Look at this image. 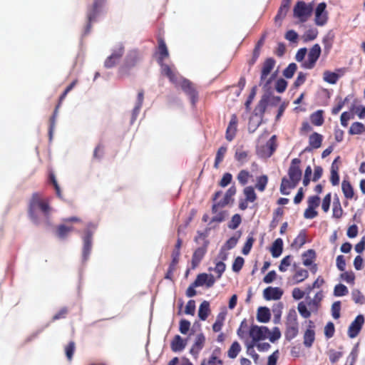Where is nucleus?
Instances as JSON below:
<instances>
[{
    "mask_svg": "<svg viewBox=\"0 0 365 365\" xmlns=\"http://www.w3.org/2000/svg\"><path fill=\"white\" fill-rule=\"evenodd\" d=\"M158 51L160 56L158 57V61L161 67V73L166 76L173 83L176 85L179 84L182 89L190 96L192 102L194 103V99L196 97V91L192 83L187 79L178 76V73L168 65L163 63L164 58H168L169 55L166 45L163 40L159 41Z\"/></svg>",
    "mask_w": 365,
    "mask_h": 365,
    "instance_id": "f257e3e1",
    "label": "nucleus"
},
{
    "mask_svg": "<svg viewBox=\"0 0 365 365\" xmlns=\"http://www.w3.org/2000/svg\"><path fill=\"white\" fill-rule=\"evenodd\" d=\"M269 330L264 326L252 325L249 329V335L252 338L250 344L247 343L248 351H254L253 348L255 344L261 340L267 339L269 336Z\"/></svg>",
    "mask_w": 365,
    "mask_h": 365,
    "instance_id": "f03ea898",
    "label": "nucleus"
},
{
    "mask_svg": "<svg viewBox=\"0 0 365 365\" xmlns=\"http://www.w3.org/2000/svg\"><path fill=\"white\" fill-rule=\"evenodd\" d=\"M38 210H41L45 215H46L49 211V207L46 202L41 200L38 194H34L33 195L29 209L30 216L34 220H36V212Z\"/></svg>",
    "mask_w": 365,
    "mask_h": 365,
    "instance_id": "7ed1b4c3",
    "label": "nucleus"
},
{
    "mask_svg": "<svg viewBox=\"0 0 365 365\" xmlns=\"http://www.w3.org/2000/svg\"><path fill=\"white\" fill-rule=\"evenodd\" d=\"M294 16L299 19L300 22H305L311 16L312 6L304 1H299L294 7Z\"/></svg>",
    "mask_w": 365,
    "mask_h": 365,
    "instance_id": "20e7f679",
    "label": "nucleus"
},
{
    "mask_svg": "<svg viewBox=\"0 0 365 365\" xmlns=\"http://www.w3.org/2000/svg\"><path fill=\"white\" fill-rule=\"evenodd\" d=\"M277 148L276 135H272L265 145H258L257 153L261 158H269Z\"/></svg>",
    "mask_w": 365,
    "mask_h": 365,
    "instance_id": "39448f33",
    "label": "nucleus"
},
{
    "mask_svg": "<svg viewBox=\"0 0 365 365\" xmlns=\"http://www.w3.org/2000/svg\"><path fill=\"white\" fill-rule=\"evenodd\" d=\"M321 53V47L319 44H314L308 53V60L304 63L306 68H312Z\"/></svg>",
    "mask_w": 365,
    "mask_h": 365,
    "instance_id": "423d86ee",
    "label": "nucleus"
},
{
    "mask_svg": "<svg viewBox=\"0 0 365 365\" xmlns=\"http://www.w3.org/2000/svg\"><path fill=\"white\" fill-rule=\"evenodd\" d=\"M326 7L327 4L324 2H322L316 8L315 23L318 26H324L327 21L328 16Z\"/></svg>",
    "mask_w": 365,
    "mask_h": 365,
    "instance_id": "0eeeda50",
    "label": "nucleus"
},
{
    "mask_svg": "<svg viewBox=\"0 0 365 365\" xmlns=\"http://www.w3.org/2000/svg\"><path fill=\"white\" fill-rule=\"evenodd\" d=\"M299 163L300 160H299L298 158L293 159L289 169V176L290 180H292L297 185L302 178V171L298 165Z\"/></svg>",
    "mask_w": 365,
    "mask_h": 365,
    "instance_id": "6e6552de",
    "label": "nucleus"
},
{
    "mask_svg": "<svg viewBox=\"0 0 365 365\" xmlns=\"http://www.w3.org/2000/svg\"><path fill=\"white\" fill-rule=\"evenodd\" d=\"M215 282V279L213 275L202 273L197 275L195 281L194 282V287H202L205 285L207 287H211Z\"/></svg>",
    "mask_w": 365,
    "mask_h": 365,
    "instance_id": "1a4fd4ad",
    "label": "nucleus"
},
{
    "mask_svg": "<svg viewBox=\"0 0 365 365\" xmlns=\"http://www.w3.org/2000/svg\"><path fill=\"white\" fill-rule=\"evenodd\" d=\"M364 323V317L362 315H358L349 327L348 334L350 338H354L358 335Z\"/></svg>",
    "mask_w": 365,
    "mask_h": 365,
    "instance_id": "9d476101",
    "label": "nucleus"
},
{
    "mask_svg": "<svg viewBox=\"0 0 365 365\" xmlns=\"http://www.w3.org/2000/svg\"><path fill=\"white\" fill-rule=\"evenodd\" d=\"M123 53V47L119 44L113 50L112 54L106 60L105 66L107 68L113 67L120 58Z\"/></svg>",
    "mask_w": 365,
    "mask_h": 365,
    "instance_id": "9b49d317",
    "label": "nucleus"
},
{
    "mask_svg": "<svg viewBox=\"0 0 365 365\" xmlns=\"http://www.w3.org/2000/svg\"><path fill=\"white\" fill-rule=\"evenodd\" d=\"M346 68H342L337 70V73L325 71L323 73V80L330 84L336 83L338 79L344 74Z\"/></svg>",
    "mask_w": 365,
    "mask_h": 365,
    "instance_id": "f8f14e48",
    "label": "nucleus"
},
{
    "mask_svg": "<svg viewBox=\"0 0 365 365\" xmlns=\"http://www.w3.org/2000/svg\"><path fill=\"white\" fill-rule=\"evenodd\" d=\"M283 294V291L279 287H269L263 291V297L267 300L279 299Z\"/></svg>",
    "mask_w": 365,
    "mask_h": 365,
    "instance_id": "ddd939ff",
    "label": "nucleus"
},
{
    "mask_svg": "<svg viewBox=\"0 0 365 365\" xmlns=\"http://www.w3.org/2000/svg\"><path fill=\"white\" fill-rule=\"evenodd\" d=\"M237 118L235 115H232L226 130V139L229 141L233 140L237 131Z\"/></svg>",
    "mask_w": 365,
    "mask_h": 365,
    "instance_id": "4468645a",
    "label": "nucleus"
},
{
    "mask_svg": "<svg viewBox=\"0 0 365 365\" xmlns=\"http://www.w3.org/2000/svg\"><path fill=\"white\" fill-rule=\"evenodd\" d=\"M314 324L309 321V326L304 335V344L307 347H310L314 341Z\"/></svg>",
    "mask_w": 365,
    "mask_h": 365,
    "instance_id": "2eb2a0df",
    "label": "nucleus"
},
{
    "mask_svg": "<svg viewBox=\"0 0 365 365\" xmlns=\"http://www.w3.org/2000/svg\"><path fill=\"white\" fill-rule=\"evenodd\" d=\"M221 351L219 348L215 349L207 360H204L201 365H222V361L220 359Z\"/></svg>",
    "mask_w": 365,
    "mask_h": 365,
    "instance_id": "dca6fc26",
    "label": "nucleus"
},
{
    "mask_svg": "<svg viewBox=\"0 0 365 365\" xmlns=\"http://www.w3.org/2000/svg\"><path fill=\"white\" fill-rule=\"evenodd\" d=\"M275 65V61L273 58H267L262 66V74H261V82L266 80L271 71L273 69Z\"/></svg>",
    "mask_w": 365,
    "mask_h": 365,
    "instance_id": "f3484780",
    "label": "nucleus"
},
{
    "mask_svg": "<svg viewBox=\"0 0 365 365\" xmlns=\"http://www.w3.org/2000/svg\"><path fill=\"white\" fill-rule=\"evenodd\" d=\"M322 139H323V138H322V135H320L317 133H312L309 136V144L311 148H307L306 149V150H310L311 149L319 148L322 145Z\"/></svg>",
    "mask_w": 365,
    "mask_h": 365,
    "instance_id": "a211bd4d",
    "label": "nucleus"
},
{
    "mask_svg": "<svg viewBox=\"0 0 365 365\" xmlns=\"http://www.w3.org/2000/svg\"><path fill=\"white\" fill-rule=\"evenodd\" d=\"M283 250V241L281 238H277L273 242L270 252L273 257L277 258L279 257Z\"/></svg>",
    "mask_w": 365,
    "mask_h": 365,
    "instance_id": "6ab92c4d",
    "label": "nucleus"
},
{
    "mask_svg": "<svg viewBox=\"0 0 365 365\" xmlns=\"http://www.w3.org/2000/svg\"><path fill=\"white\" fill-rule=\"evenodd\" d=\"M210 313V303L207 301H203L200 305L198 310L199 318L205 321Z\"/></svg>",
    "mask_w": 365,
    "mask_h": 365,
    "instance_id": "aec40b11",
    "label": "nucleus"
},
{
    "mask_svg": "<svg viewBox=\"0 0 365 365\" xmlns=\"http://www.w3.org/2000/svg\"><path fill=\"white\" fill-rule=\"evenodd\" d=\"M290 318L292 317V316L290 315L289 317ZM292 319H293V323L292 324V325H290L288 328H287V337L289 338V339H292L294 337H295L298 333V326H297V316H296V313L294 312V314L292 315Z\"/></svg>",
    "mask_w": 365,
    "mask_h": 365,
    "instance_id": "412c9836",
    "label": "nucleus"
},
{
    "mask_svg": "<svg viewBox=\"0 0 365 365\" xmlns=\"http://www.w3.org/2000/svg\"><path fill=\"white\" fill-rule=\"evenodd\" d=\"M205 338L202 334H199L195 338V343L191 349L192 353L197 354L204 346Z\"/></svg>",
    "mask_w": 365,
    "mask_h": 365,
    "instance_id": "4be33fe9",
    "label": "nucleus"
},
{
    "mask_svg": "<svg viewBox=\"0 0 365 365\" xmlns=\"http://www.w3.org/2000/svg\"><path fill=\"white\" fill-rule=\"evenodd\" d=\"M316 258V253L313 250H309L302 255L303 264L309 267L312 264Z\"/></svg>",
    "mask_w": 365,
    "mask_h": 365,
    "instance_id": "5701e85b",
    "label": "nucleus"
},
{
    "mask_svg": "<svg viewBox=\"0 0 365 365\" xmlns=\"http://www.w3.org/2000/svg\"><path fill=\"white\" fill-rule=\"evenodd\" d=\"M270 312L267 307H259L257 310V320L260 322H267L270 319Z\"/></svg>",
    "mask_w": 365,
    "mask_h": 365,
    "instance_id": "b1692460",
    "label": "nucleus"
},
{
    "mask_svg": "<svg viewBox=\"0 0 365 365\" xmlns=\"http://www.w3.org/2000/svg\"><path fill=\"white\" fill-rule=\"evenodd\" d=\"M297 184L292 180H289L286 178H283L280 186V192L282 195H287L289 194V190L294 188Z\"/></svg>",
    "mask_w": 365,
    "mask_h": 365,
    "instance_id": "393cba45",
    "label": "nucleus"
},
{
    "mask_svg": "<svg viewBox=\"0 0 365 365\" xmlns=\"http://www.w3.org/2000/svg\"><path fill=\"white\" fill-rule=\"evenodd\" d=\"M309 277L307 270L299 269L297 270L292 277L293 284H299L305 280Z\"/></svg>",
    "mask_w": 365,
    "mask_h": 365,
    "instance_id": "a878e982",
    "label": "nucleus"
},
{
    "mask_svg": "<svg viewBox=\"0 0 365 365\" xmlns=\"http://www.w3.org/2000/svg\"><path fill=\"white\" fill-rule=\"evenodd\" d=\"M341 190L346 198L351 199L354 197V190L349 181L346 180L342 181Z\"/></svg>",
    "mask_w": 365,
    "mask_h": 365,
    "instance_id": "bb28decb",
    "label": "nucleus"
},
{
    "mask_svg": "<svg viewBox=\"0 0 365 365\" xmlns=\"http://www.w3.org/2000/svg\"><path fill=\"white\" fill-rule=\"evenodd\" d=\"M186 346V341H184L180 336H176L172 341V349L174 351H182Z\"/></svg>",
    "mask_w": 365,
    "mask_h": 365,
    "instance_id": "cd10ccee",
    "label": "nucleus"
},
{
    "mask_svg": "<svg viewBox=\"0 0 365 365\" xmlns=\"http://www.w3.org/2000/svg\"><path fill=\"white\" fill-rule=\"evenodd\" d=\"M291 2H289L287 1L283 0L282 5L279 9L278 14L275 17V21H277L278 20H282L283 18L285 17Z\"/></svg>",
    "mask_w": 365,
    "mask_h": 365,
    "instance_id": "c85d7f7f",
    "label": "nucleus"
},
{
    "mask_svg": "<svg viewBox=\"0 0 365 365\" xmlns=\"http://www.w3.org/2000/svg\"><path fill=\"white\" fill-rule=\"evenodd\" d=\"M323 111L319 110L311 115V122L317 126L322 125L324 123Z\"/></svg>",
    "mask_w": 365,
    "mask_h": 365,
    "instance_id": "c756f323",
    "label": "nucleus"
},
{
    "mask_svg": "<svg viewBox=\"0 0 365 365\" xmlns=\"http://www.w3.org/2000/svg\"><path fill=\"white\" fill-rule=\"evenodd\" d=\"M365 131V126L363 123L359 122H356L352 123L349 128V133L351 135H359L361 134Z\"/></svg>",
    "mask_w": 365,
    "mask_h": 365,
    "instance_id": "7c9ffc66",
    "label": "nucleus"
},
{
    "mask_svg": "<svg viewBox=\"0 0 365 365\" xmlns=\"http://www.w3.org/2000/svg\"><path fill=\"white\" fill-rule=\"evenodd\" d=\"M241 351V346L237 341H235L232 344L227 351V356L230 359H235L237 357L240 351Z\"/></svg>",
    "mask_w": 365,
    "mask_h": 365,
    "instance_id": "2f4dec72",
    "label": "nucleus"
},
{
    "mask_svg": "<svg viewBox=\"0 0 365 365\" xmlns=\"http://www.w3.org/2000/svg\"><path fill=\"white\" fill-rule=\"evenodd\" d=\"M243 193L245 196L246 201L250 202H253L257 198L254 188L251 186L245 187Z\"/></svg>",
    "mask_w": 365,
    "mask_h": 365,
    "instance_id": "473e14b6",
    "label": "nucleus"
},
{
    "mask_svg": "<svg viewBox=\"0 0 365 365\" xmlns=\"http://www.w3.org/2000/svg\"><path fill=\"white\" fill-rule=\"evenodd\" d=\"M227 147L226 146H221L216 154L215 161V168H217L219 166V164L223 160V158L227 153Z\"/></svg>",
    "mask_w": 365,
    "mask_h": 365,
    "instance_id": "72a5a7b5",
    "label": "nucleus"
},
{
    "mask_svg": "<svg viewBox=\"0 0 365 365\" xmlns=\"http://www.w3.org/2000/svg\"><path fill=\"white\" fill-rule=\"evenodd\" d=\"M236 193V188L234 186L230 187L226 192L225 195L224 200L222 202H220L219 205L221 206H225L227 205L230 200H232V197L235 195Z\"/></svg>",
    "mask_w": 365,
    "mask_h": 365,
    "instance_id": "f704fd0d",
    "label": "nucleus"
},
{
    "mask_svg": "<svg viewBox=\"0 0 365 365\" xmlns=\"http://www.w3.org/2000/svg\"><path fill=\"white\" fill-rule=\"evenodd\" d=\"M225 318V314L220 313L216 319L215 322L212 325V329L215 332H218L221 330L223 322Z\"/></svg>",
    "mask_w": 365,
    "mask_h": 365,
    "instance_id": "c9c22d12",
    "label": "nucleus"
},
{
    "mask_svg": "<svg viewBox=\"0 0 365 365\" xmlns=\"http://www.w3.org/2000/svg\"><path fill=\"white\" fill-rule=\"evenodd\" d=\"M343 215V210L341 208L340 202L336 198L333 203V217L335 218H340Z\"/></svg>",
    "mask_w": 365,
    "mask_h": 365,
    "instance_id": "e433bc0d",
    "label": "nucleus"
},
{
    "mask_svg": "<svg viewBox=\"0 0 365 365\" xmlns=\"http://www.w3.org/2000/svg\"><path fill=\"white\" fill-rule=\"evenodd\" d=\"M240 237V234H239L237 236H233L230 237L224 245V246L222 247V251L227 250H231L233 247H235L238 242V240Z\"/></svg>",
    "mask_w": 365,
    "mask_h": 365,
    "instance_id": "4c0bfd02",
    "label": "nucleus"
},
{
    "mask_svg": "<svg viewBox=\"0 0 365 365\" xmlns=\"http://www.w3.org/2000/svg\"><path fill=\"white\" fill-rule=\"evenodd\" d=\"M91 250V236L88 234L84 238V246L83 250V257L86 259L90 254Z\"/></svg>",
    "mask_w": 365,
    "mask_h": 365,
    "instance_id": "58836bf2",
    "label": "nucleus"
},
{
    "mask_svg": "<svg viewBox=\"0 0 365 365\" xmlns=\"http://www.w3.org/2000/svg\"><path fill=\"white\" fill-rule=\"evenodd\" d=\"M267 182H268L267 176L262 175L257 179V183H256L255 187L258 190L262 192L264 190L266 185L267 184Z\"/></svg>",
    "mask_w": 365,
    "mask_h": 365,
    "instance_id": "ea45409f",
    "label": "nucleus"
},
{
    "mask_svg": "<svg viewBox=\"0 0 365 365\" xmlns=\"http://www.w3.org/2000/svg\"><path fill=\"white\" fill-rule=\"evenodd\" d=\"M247 324L245 320L241 322L240 328L237 330V335L241 339H247Z\"/></svg>",
    "mask_w": 365,
    "mask_h": 365,
    "instance_id": "a19ab883",
    "label": "nucleus"
},
{
    "mask_svg": "<svg viewBox=\"0 0 365 365\" xmlns=\"http://www.w3.org/2000/svg\"><path fill=\"white\" fill-rule=\"evenodd\" d=\"M204 254L205 252L202 248H198L197 250H195L192 259L193 267L196 266L200 262L204 256Z\"/></svg>",
    "mask_w": 365,
    "mask_h": 365,
    "instance_id": "79ce46f5",
    "label": "nucleus"
},
{
    "mask_svg": "<svg viewBox=\"0 0 365 365\" xmlns=\"http://www.w3.org/2000/svg\"><path fill=\"white\" fill-rule=\"evenodd\" d=\"M347 294H348V289L345 285H344L342 284H337L336 286H335L334 290V294L336 297H341V296H344Z\"/></svg>",
    "mask_w": 365,
    "mask_h": 365,
    "instance_id": "37998d69",
    "label": "nucleus"
},
{
    "mask_svg": "<svg viewBox=\"0 0 365 365\" xmlns=\"http://www.w3.org/2000/svg\"><path fill=\"white\" fill-rule=\"evenodd\" d=\"M254 242H255L254 237L252 235H250L247 237V241H246V242L242 248V252L244 255H247L250 253Z\"/></svg>",
    "mask_w": 365,
    "mask_h": 365,
    "instance_id": "c03bdc74",
    "label": "nucleus"
},
{
    "mask_svg": "<svg viewBox=\"0 0 365 365\" xmlns=\"http://www.w3.org/2000/svg\"><path fill=\"white\" fill-rule=\"evenodd\" d=\"M248 153L243 150H237L235 153L236 160L241 164L247 161Z\"/></svg>",
    "mask_w": 365,
    "mask_h": 365,
    "instance_id": "a18cd8bd",
    "label": "nucleus"
},
{
    "mask_svg": "<svg viewBox=\"0 0 365 365\" xmlns=\"http://www.w3.org/2000/svg\"><path fill=\"white\" fill-rule=\"evenodd\" d=\"M352 299L356 304H362L364 302V297L358 289H354L351 292Z\"/></svg>",
    "mask_w": 365,
    "mask_h": 365,
    "instance_id": "49530a36",
    "label": "nucleus"
},
{
    "mask_svg": "<svg viewBox=\"0 0 365 365\" xmlns=\"http://www.w3.org/2000/svg\"><path fill=\"white\" fill-rule=\"evenodd\" d=\"M180 255V250L175 248L172 253V262L170 266V270H173L175 268V266L178 264L179 261V257Z\"/></svg>",
    "mask_w": 365,
    "mask_h": 365,
    "instance_id": "de8ad7c7",
    "label": "nucleus"
},
{
    "mask_svg": "<svg viewBox=\"0 0 365 365\" xmlns=\"http://www.w3.org/2000/svg\"><path fill=\"white\" fill-rule=\"evenodd\" d=\"M297 65L294 63H290L284 71L283 74L287 78H291L297 71Z\"/></svg>",
    "mask_w": 365,
    "mask_h": 365,
    "instance_id": "09e8293b",
    "label": "nucleus"
},
{
    "mask_svg": "<svg viewBox=\"0 0 365 365\" xmlns=\"http://www.w3.org/2000/svg\"><path fill=\"white\" fill-rule=\"evenodd\" d=\"M292 257L290 255H287L284 257L281 263L279 266V269L281 272H285L287 269V267L291 264Z\"/></svg>",
    "mask_w": 365,
    "mask_h": 365,
    "instance_id": "8fccbe9b",
    "label": "nucleus"
},
{
    "mask_svg": "<svg viewBox=\"0 0 365 365\" xmlns=\"http://www.w3.org/2000/svg\"><path fill=\"white\" fill-rule=\"evenodd\" d=\"M306 242V236L305 234L301 232L299 235L294 239L292 246H296L297 247H302Z\"/></svg>",
    "mask_w": 365,
    "mask_h": 365,
    "instance_id": "3c124183",
    "label": "nucleus"
},
{
    "mask_svg": "<svg viewBox=\"0 0 365 365\" xmlns=\"http://www.w3.org/2000/svg\"><path fill=\"white\" fill-rule=\"evenodd\" d=\"M241 223V217L238 214H235L232 217L231 221L228 225L229 228L232 230L236 229Z\"/></svg>",
    "mask_w": 365,
    "mask_h": 365,
    "instance_id": "603ef678",
    "label": "nucleus"
},
{
    "mask_svg": "<svg viewBox=\"0 0 365 365\" xmlns=\"http://www.w3.org/2000/svg\"><path fill=\"white\" fill-rule=\"evenodd\" d=\"M328 356L331 363H336L342 356V352L331 349L328 351Z\"/></svg>",
    "mask_w": 365,
    "mask_h": 365,
    "instance_id": "864d4df0",
    "label": "nucleus"
},
{
    "mask_svg": "<svg viewBox=\"0 0 365 365\" xmlns=\"http://www.w3.org/2000/svg\"><path fill=\"white\" fill-rule=\"evenodd\" d=\"M250 177V173L247 171L243 170L239 173L237 175V180L242 185H244L248 182V179Z\"/></svg>",
    "mask_w": 365,
    "mask_h": 365,
    "instance_id": "5fc2aeb1",
    "label": "nucleus"
},
{
    "mask_svg": "<svg viewBox=\"0 0 365 365\" xmlns=\"http://www.w3.org/2000/svg\"><path fill=\"white\" fill-rule=\"evenodd\" d=\"M297 309H298L299 314L304 318H308L311 314L310 312L307 309L305 304L302 302L299 303Z\"/></svg>",
    "mask_w": 365,
    "mask_h": 365,
    "instance_id": "6e6d98bb",
    "label": "nucleus"
},
{
    "mask_svg": "<svg viewBox=\"0 0 365 365\" xmlns=\"http://www.w3.org/2000/svg\"><path fill=\"white\" fill-rule=\"evenodd\" d=\"M244 259L241 257H237L232 264V270L235 272H239L242 269Z\"/></svg>",
    "mask_w": 365,
    "mask_h": 365,
    "instance_id": "4d7b16f0",
    "label": "nucleus"
},
{
    "mask_svg": "<svg viewBox=\"0 0 365 365\" xmlns=\"http://www.w3.org/2000/svg\"><path fill=\"white\" fill-rule=\"evenodd\" d=\"M320 203V198L319 197L314 195L311 196L308 199V207L312 208H317Z\"/></svg>",
    "mask_w": 365,
    "mask_h": 365,
    "instance_id": "13d9d810",
    "label": "nucleus"
},
{
    "mask_svg": "<svg viewBox=\"0 0 365 365\" xmlns=\"http://www.w3.org/2000/svg\"><path fill=\"white\" fill-rule=\"evenodd\" d=\"M341 304L339 302H335L331 306L332 317L338 319L340 317Z\"/></svg>",
    "mask_w": 365,
    "mask_h": 365,
    "instance_id": "bf43d9fd",
    "label": "nucleus"
},
{
    "mask_svg": "<svg viewBox=\"0 0 365 365\" xmlns=\"http://www.w3.org/2000/svg\"><path fill=\"white\" fill-rule=\"evenodd\" d=\"M359 349L358 346H355L351 350L350 354L349 355L347 360L350 361V365H354L355 363L356 358L358 356Z\"/></svg>",
    "mask_w": 365,
    "mask_h": 365,
    "instance_id": "052dcab7",
    "label": "nucleus"
},
{
    "mask_svg": "<svg viewBox=\"0 0 365 365\" xmlns=\"http://www.w3.org/2000/svg\"><path fill=\"white\" fill-rule=\"evenodd\" d=\"M213 270L217 274V278L219 279L225 270V264L222 262H218L216 263Z\"/></svg>",
    "mask_w": 365,
    "mask_h": 365,
    "instance_id": "680f3d73",
    "label": "nucleus"
},
{
    "mask_svg": "<svg viewBox=\"0 0 365 365\" xmlns=\"http://www.w3.org/2000/svg\"><path fill=\"white\" fill-rule=\"evenodd\" d=\"M287 86V83L285 80L280 78L277 80L276 83V90L279 93H282L286 90V88Z\"/></svg>",
    "mask_w": 365,
    "mask_h": 365,
    "instance_id": "e2e57ef3",
    "label": "nucleus"
},
{
    "mask_svg": "<svg viewBox=\"0 0 365 365\" xmlns=\"http://www.w3.org/2000/svg\"><path fill=\"white\" fill-rule=\"evenodd\" d=\"M334 333V326L332 322H329L324 327V334L327 338H331Z\"/></svg>",
    "mask_w": 365,
    "mask_h": 365,
    "instance_id": "0e129e2a",
    "label": "nucleus"
},
{
    "mask_svg": "<svg viewBox=\"0 0 365 365\" xmlns=\"http://www.w3.org/2000/svg\"><path fill=\"white\" fill-rule=\"evenodd\" d=\"M190 327V323L187 320L183 319L180 322V331L185 334L187 333Z\"/></svg>",
    "mask_w": 365,
    "mask_h": 365,
    "instance_id": "69168bd1",
    "label": "nucleus"
},
{
    "mask_svg": "<svg viewBox=\"0 0 365 365\" xmlns=\"http://www.w3.org/2000/svg\"><path fill=\"white\" fill-rule=\"evenodd\" d=\"M195 310V303L194 300H190L185 307V312L187 314L193 315Z\"/></svg>",
    "mask_w": 365,
    "mask_h": 365,
    "instance_id": "338daca9",
    "label": "nucleus"
},
{
    "mask_svg": "<svg viewBox=\"0 0 365 365\" xmlns=\"http://www.w3.org/2000/svg\"><path fill=\"white\" fill-rule=\"evenodd\" d=\"M317 212L315 210V208L307 207L304 213V217L306 219H313L317 215Z\"/></svg>",
    "mask_w": 365,
    "mask_h": 365,
    "instance_id": "774afa93",
    "label": "nucleus"
}]
</instances>
